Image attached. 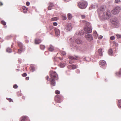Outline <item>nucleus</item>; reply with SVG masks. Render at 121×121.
<instances>
[{
  "label": "nucleus",
  "mask_w": 121,
  "mask_h": 121,
  "mask_svg": "<svg viewBox=\"0 0 121 121\" xmlns=\"http://www.w3.org/2000/svg\"><path fill=\"white\" fill-rule=\"evenodd\" d=\"M27 9H26L25 10H23V13H26V12H27Z\"/></svg>",
  "instance_id": "nucleus-45"
},
{
  "label": "nucleus",
  "mask_w": 121,
  "mask_h": 121,
  "mask_svg": "<svg viewBox=\"0 0 121 121\" xmlns=\"http://www.w3.org/2000/svg\"><path fill=\"white\" fill-rule=\"evenodd\" d=\"M106 64V62L104 60H100L99 62L100 65L103 66L105 65Z\"/></svg>",
  "instance_id": "nucleus-16"
},
{
  "label": "nucleus",
  "mask_w": 121,
  "mask_h": 121,
  "mask_svg": "<svg viewBox=\"0 0 121 121\" xmlns=\"http://www.w3.org/2000/svg\"><path fill=\"white\" fill-rule=\"evenodd\" d=\"M84 34V33L82 30H81L78 33H76V35L78 34L80 35H83Z\"/></svg>",
  "instance_id": "nucleus-21"
},
{
  "label": "nucleus",
  "mask_w": 121,
  "mask_h": 121,
  "mask_svg": "<svg viewBox=\"0 0 121 121\" xmlns=\"http://www.w3.org/2000/svg\"><path fill=\"white\" fill-rule=\"evenodd\" d=\"M118 21L117 18H114L112 20V24L114 25L117 26L118 25Z\"/></svg>",
  "instance_id": "nucleus-11"
},
{
  "label": "nucleus",
  "mask_w": 121,
  "mask_h": 121,
  "mask_svg": "<svg viewBox=\"0 0 121 121\" xmlns=\"http://www.w3.org/2000/svg\"><path fill=\"white\" fill-rule=\"evenodd\" d=\"M54 49V47L52 45H50V47L48 49L51 52L53 51Z\"/></svg>",
  "instance_id": "nucleus-20"
},
{
  "label": "nucleus",
  "mask_w": 121,
  "mask_h": 121,
  "mask_svg": "<svg viewBox=\"0 0 121 121\" xmlns=\"http://www.w3.org/2000/svg\"><path fill=\"white\" fill-rule=\"evenodd\" d=\"M51 78L49 79L51 85L53 86L55 85V80L58 79V75L57 73L54 71L50 72Z\"/></svg>",
  "instance_id": "nucleus-1"
},
{
  "label": "nucleus",
  "mask_w": 121,
  "mask_h": 121,
  "mask_svg": "<svg viewBox=\"0 0 121 121\" xmlns=\"http://www.w3.org/2000/svg\"><path fill=\"white\" fill-rule=\"evenodd\" d=\"M22 76L23 77H26L27 76V74L26 73H25L22 74Z\"/></svg>",
  "instance_id": "nucleus-44"
},
{
  "label": "nucleus",
  "mask_w": 121,
  "mask_h": 121,
  "mask_svg": "<svg viewBox=\"0 0 121 121\" xmlns=\"http://www.w3.org/2000/svg\"><path fill=\"white\" fill-rule=\"evenodd\" d=\"M105 10V7L104 6H102L98 10V12L99 16L100 17L101 15L104 14V12Z\"/></svg>",
  "instance_id": "nucleus-6"
},
{
  "label": "nucleus",
  "mask_w": 121,
  "mask_h": 121,
  "mask_svg": "<svg viewBox=\"0 0 121 121\" xmlns=\"http://www.w3.org/2000/svg\"><path fill=\"white\" fill-rule=\"evenodd\" d=\"M65 65V62L62 61L61 62L60 64V67L61 68H63Z\"/></svg>",
  "instance_id": "nucleus-19"
},
{
  "label": "nucleus",
  "mask_w": 121,
  "mask_h": 121,
  "mask_svg": "<svg viewBox=\"0 0 121 121\" xmlns=\"http://www.w3.org/2000/svg\"><path fill=\"white\" fill-rule=\"evenodd\" d=\"M40 47L41 49L43 50H44L45 48V46L43 45H40Z\"/></svg>",
  "instance_id": "nucleus-31"
},
{
  "label": "nucleus",
  "mask_w": 121,
  "mask_h": 121,
  "mask_svg": "<svg viewBox=\"0 0 121 121\" xmlns=\"http://www.w3.org/2000/svg\"><path fill=\"white\" fill-rule=\"evenodd\" d=\"M30 4V3L28 1H27L26 3V5L27 6H29Z\"/></svg>",
  "instance_id": "nucleus-48"
},
{
  "label": "nucleus",
  "mask_w": 121,
  "mask_h": 121,
  "mask_svg": "<svg viewBox=\"0 0 121 121\" xmlns=\"http://www.w3.org/2000/svg\"><path fill=\"white\" fill-rule=\"evenodd\" d=\"M59 59L61 60H62V59H63L62 58H61V57H59Z\"/></svg>",
  "instance_id": "nucleus-57"
},
{
  "label": "nucleus",
  "mask_w": 121,
  "mask_h": 121,
  "mask_svg": "<svg viewBox=\"0 0 121 121\" xmlns=\"http://www.w3.org/2000/svg\"><path fill=\"white\" fill-rule=\"evenodd\" d=\"M98 53L99 54V55L100 56H101L102 55V49H99L98 50Z\"/></svg>",
  "instance_id": "nucleus-22"
},
{
  "label": "nucleus",
  "mask_w": 121,
  "mask_h": 121,
  "mask_svg": "<svg viewBox=\"0 0 121 121\" xmlns=\"http://www.w3.org/2000/svg\"><path fill=\"white\" fill-rule=\"evenodd\" d=\"M54 5L52 3L50 2V4L48 8V9L49 10H51Z\"/></svg>",
  "instance_id": "nucleus-17"
},
{
  "label": "nucleus",
  "mask_w": 121,
  "mask_h": 121,
  "mask_svg": "<svg viewBox=\"0 0 121 121\" xmlns=\"http://www.w3.org/2000/svg\"><path fill=\"white\" fill-rule=\"evenodd\" d=\"M87 3L86 2L84 1H82L79 3L78 6L81 9H84L87 7Z\"/></svg>",
  "instance_id": "nucleus-3"
},
{
  "label": "nucleus",
  "mask_w": 121,
  "mask_h": 121,
  "mask_svg": "<svg viewBox=\"0 0 121 121\" xmlns=\"http://www.w3.org/2000/svg\"><path fill=\"white\" fill-rule=\"evenodd\" d=\"M6 99L7 100H9V102H11L12 101V99H11L9 98H6Z\"/></svg>",
  "instance_id": "nucleus-42"
},
{
  "label": "nucleus",
  "mask_w": 121,
  "mask_h": 121,
  "mask_svg": "<svg viewBox=\"0 0 121 121\" xmlns=\"http://www.w3.org/2000/svg\"><path fill=\"white\" fill-rule=\"evenodd\" d=\"M72 17V15L70 13H68V18L69 20H71V19Z\"/></svg>",
  "instance_id": "nucleus-23"
},
{
  "label": "nucleus",
  "mask_w": 121,
  "mask_h": 121,
  "mask_svg": "<svg viewBox=\"0 0 121 121\" xmlns=\"http://www.w3.org/2000/svg\"><path fill=\"white\" fill-rule=\"evenodd\" d=\"M18 45L19 47L20 48H22V47L23 46V45L22 44V43H18Z\"/></svg>",
  "instance_id": "nucleus-32"
},
{
  "label": "nucleus",
  "mask_w": 121,
  "mask_h": 121,
  "mask_svg": "<svg viewBox=\"0 0 121 121\" xmlns=\"http://www.w3.org/2000/svg\"><path fill=\"white\" fill-rule=\"evenodd\" d=\"M85 37L86 39L89 41L92 40L93 39V37L91 34H88L86 35Z\"/></svg>",
  "instance_id": "nucleus-9"
},
{
  "label": "nucleus",
  "mask_w": 121,
  "mask_h": 121,
  "mask_svg": "<svg viewBox=\"0 0 121 121\" xmlns=\"http://www.w3.org/2000/svg\"><path fill=\"white\" fill-rule=\"evenodd\" d=\"M121 10L120 8L118 6H117L114 8L111 11L112 13L114 15L118 14Z\"/></svg>",
  "instance_id": "nucleus-4"
},
{
  "label": "nucleus",
  "mask_w": 121,
  "mask_h": 121,
  "mask_svg": "<svg viewBox=\"0 0 121 121\" xmlns=\"http://www.w3.org/2000/svg\"><path fill=\"white\" fill-rule=\"evenodd\" d=\"M118 106L119 107H121V100H118Z\"/></svg>",
  "instance_id": "nucleus-27"
},
{
  "label": "nucleus",
  "mask_w": 121,
  "mask_h": 121,
  "mask_svg": "<svg viewBox=\"0 0 121 121\" xmlns=\"http://www.w3.org/2000/svg\"><path fill=\"white\" fill-rule=\"evenodd\" d=\"M10 38V36H8L6 37V39H9Z\"/></svg>",
  "instance_id": "nucleus-53"
},
{
  "label": "nucleus",
  "mask_w": 121,
  "mask_h": 121,
  "mask_svg": "<svg viewBox=\"0 0 121 121\" xmlns=\"http://www.w3.org/2000/svg\"><path fill=\"white\" fill-rule=\"evenodd\" d=\"M22 9H23V10H24L27 9V8L25 6H23L22 7Z\"/></svg>",
  "instance_id": "nucleus-52"
},
{
  "label": "nucleus",
  "mask_w": 121,
  "mask_h": 121,
  "mask_svg": "<svg viewBox=\"0 0 121 121\" xmlns=\"http://www.w3.org/2000/svg\"><path fill=\"white\" fill-rule=\"evenodd\" d=\"M47 53H48V52H45V54H47Z\"/></svg>",
  "instance_id": "nucleus-59"
},
{
  "label": "nucleus",
  "mask_w": 121,
  "mask_h": 121,
  "mask_svg": "<svg viewBox=\"0 0 121 121\" xmlns=\"http://www.w3.org/2000/svg\"><path fill=\"white\" fill-rule=\"evenodd\" d=\"M53 24L54 26H56L57 25V23L56 22H54L53 23Z\"/></svg>",
  "instance_id": "nucleus-47"
},
{
  "label": "nucleus",
  "mask_w": 121,
  "mask_h": 121,
  "mask_svg": "<svg viewBox=\"0 0 121 121\" xmlns=\"http://www.w3.org/2000/svg\"><path fill=\"white\" fill-rule=\"evenodd\" d=\"M57 20V18L56 17H54L52 18L51 19V20L52 21H56Z\"/></svg>",
  "instance_id": "nucleus-33"
},
{
  "label": "nucleus",
  "mask_w": 121,
  "mask_h": 121,
  "mask_svg": "<svg viewBox=\"0 0 121 121\" xmlns=\"http://www.w3.org/2000/svg\"><path fill=\"white\" fill-rule=\"evenodd\" d=\"M17 70L18 71H19V69H17Z\"/></svg>",
  "instance_id": "nucleus-63"
},
{
  "label": "nucleus",
  "mask_w": 121,
  "mask_h": 121,
  "mask_svg": "<svg viewBox=\"0 0 121 121\" xmlns=\"http://www.w3.org/2000/svg\"><path fill=\"white\" fill-rule=\"evenodd\" d=\"M60 53L63 55H65L66 54V53L65 52L61 51L60 52Z\"/></svg>",
  "instance_id": "nucleus-35"
},
{
  "label": "nucleus",
  "mask_w": 121,
  "mask_h": 121,
  "mask_svg": "<svg viewBox=\"0 0 121 121\" xmlns=\"http://www.w3.org/2000/svg\"><path fill=\"white\" fill-rule=\"evenodd\" d=\"M119 1H120V0H115V2L116 3H118Z\"/></svg>",
  "instance_id": "nucleus-50"
},
{
  "label": "nucleus",
  "mask_w": 121,
  "mask_h": 121,
  "mask_svg": "<svg viewBox=\"0 0 121 121\" xmlns=\"http://www.w3.org/2000/svg\"><path fill=\"white\" fill-rule=\"evenodd\" d=\"M62 18L63 20H66L67 19V17L66 16H62Z\"/></svg>",
  "instance_id": "nucleus-36"
},
{
  "label": "nucleus",
  "mask_w": 121,
  "mask_h": 121,
  "mask_svg": "<svg viewBox=\"0 0 121 121\" xmlns=\"http://www.w3.org/2000/svg\"><path fill=\"white\" fill-rule=\"evenodd\" d=\"M120 71H121V69H120ZM116 74L119 77L121 75V72L120 71L118 72H116Z\"/></svg>",
  "instance_id": "nucleus-28"
},
{
  "label": "nucleus",
  "mask_w": 121,
  "mask_h": 121,
  "mask_svg": "<svg viewBox=\"0 0 121 121\" xmlns=\"http://www.w3.org/2000/svg\"><path fill=\"white\" fill-rule=\"evenodd\" d=\"M87 57L85 58H84L85 60H86V61H87Z\"/></svg>",
  "instance_id": "nucleus-58"
},
{
  "label": "nucleus",
  "mask_w": 121,
  "mask_h": 121,
  "mask_svg": "<svg viewBox=\"0 0 121 121\" xmlns=\"http://www.w3.org/2000/svg\"><path fill=\"white\" fill-rule=\"evenodd\" d=\"M1 24L3 25H5L6 24V22L4 21H1Z\"/></svg>",
  "instance_id": "nucleus-37"
},
{
  "label": "nucleus",
  "mask_w": 121,
  "mask_h": 121,
  "mask_svg": "<svg viewBox=\"0 0 121 121\" xmlns=\"http://www.w3.org/2000/svg\"><path fill=\"white\" fill-rule=\"evenodd\" d=\"M0 39H1V38H0Z\"/></svg>",
  "instance_id": "nucleus-64"
},
{
  "label": "nucleus",
  "mask_w": 121,
  "mask_h": 121,
  "mask_svg": "<svg viewBox=\"0 0 121 121\" xmlns=\"http://www.w3.org/2000/svg\"><path fill=\"white\" fill-rule=\"evenodd\" d=\"M110 11H108L105 13H105H104V14H103L100 17H102L104 19L108 18L110 16Z\"/></svg>",
  "instance_id": "nucleus-5"
},
{
  "label": "nucleus",
  "mask_w": 121,
  "mask_h": 121,
  "mask_svg": "<svg viewBox=\"0 0 121 121\" xmlns=\"http://www.w3.org/2000/svg\"><path fill=\"white\" fill-rule=\"evenodd\" d=\"M31 69L32 70V72H33L34 71H35V68L33 66H31Z\"/></svg>",
  "instance_id": "nucleus-39"
},
{
  "label": "nucleus",
  "mask_w": 121,
  "mask_h": 121,
  "mask_svg": "<svg viewBox=\"0 0 121 121\" xmlns=\"http://www.w3.org/2000/svg\"><path fill=\"white\" fill-rule=\"evenodd\" d=\"M25 50L22 48H20L18 50V53L19 54H20L22 52Z\"/></svg>",
  "instance_id": "nucleus-24"
},
{
  "label": "nucleus",
  "mask_w": 121,
  "mask_h": 121,
  "mask_svg": "<svg viewBox=\"0 0 121 121\" xmlns=\"http://www.w3.org/2000/svg\"><path fill=\"white\" fill-rule=\"evenodd\" d=\"M26 79L27 80H28L29 79V77H27L26 78Z\"/></svg>",
  "instance_id": "nucleus-54"
},
{
  "label": "nucleus",
  "mask_w": 121,
  "mask_h": 121,
  "mask_svg": "<svg viewBox=\"0 0 121 121\" xmlns=\"http://www.w3.org/2000/svg\"><path fill=\"white\" fill-rule=\"evenodd\" d=\"M58 58L57 57H54V61L58 63Z\"/></svg>",
  "instance_id": "nucleus-34"
},
{
  "label": "nucleus",
  "mask_w": 121,
  "mask_h": 121,
  "mask_svg": "<svg viewBox=\"0 0 121 121\" xmlns=\"http://www.w3.org/2000/svg\"><path fill=\"white\" fill-rule=\"evenodd\" d=\"M13 87L14 88L16 89L17 88L18 86L17 84H15L13 85Z\"/></svg>",
  "instance_id": "nucleus-41"
},
{
  "label": "nucleus",
  "mask_w": 121,
  "mask_h": 121,
  "mask_svg": "<svg viewBox=\"0 0 121 121\" xmlns=\"http://www.w3.org/2000/svg\"><path fill=\"white\" fill-rule=\"evenodd\" d=\"M3 4L2 3V2H0V5H2Z\"/></svg>",
  "instance_id": "nucleus-56"
},
{
  "label": "nucleus",
  "mask_w": 121,
  "mask_h": 121,
  "mask_svg": "<svg viewBox=\"0 0 121 121\" xmlns=\"http://www.w3.org/2000/svg\"><path fill=\"white\" fill-rule=\"evenodd\" d=\"M103 37V36L101 35H100L99 37H98L99 39H102Z\"/></svg>",
  "instance_id": "nucleus-49"
},
{
  "label": "nucleus",
  "mask_w": 121,
  "mask_h": 121,
  "mask_svg": "<svg viewBox=\"0 0 121 121\" xmlns=\"http://www.w3.org/2000/svg\"><path fill=\"white\" fill-rule=\"evenodd\" d=\"M28 118L27 116H23L22 117L20 118L19 121H26Z\"/></svg>",
  "instance_id": "nucleus-13"
},
{
  "label": "nucleus",
  "mask_w": 121,
  "mask_h": 121,
  "mask_svg": "<svg viewBox=\"0 0 121 121\" xmlns=\"http://www.w3.org/2000/svg\"><path fill=\"white\" fill-rule=\"evenodd\" d=\"M25 97L23 96V97H22V98H23V99H25Z\"/></svg>",
  "instance_id": "nucleus-60"
},
{
  "label": "nucleus",
  "mask_w": 121,
  "mask_h": 121,
  "mask_svg": "<svg viewBox=\"0 0 121 121\" xmlns=\"http://www.w3.org/2000/svg\"><path fill=\"white\" fill-rule=\"evenodd\" d=\"M64 1H65V2H68V1H66V0H63Z\"/></svg>",
  "instance_id": "nucleus-62"
},
{
  "label": "nucleus",
  "mask_w": 121,
  "mask_h": 121,
  "mask_svg": "<svg viewBox=\"0 0 121 121\" xmlns=\"http://www.w3.org/2000/svg\"><path fill=\"white\" fill-rule=\"evenodd\" d=\"M42 41L40 39H36L35 40V43L36 44H39V43H41Z\"/></svg>",
  "instance_id": "nucleus-18"
},
{
  "label": "nucleus",
  "mask_w": 121,
  "mask_h": 121,
  "mask_svg": "<svg viewBox=\"0 0 121 121\" xmlns=\"http://www.w3.org/2000/svg\"><path fill=\"white\" fill-rule=\"evenodd\" d=\"M82 22L85 26L84 27V30L85 32L87 33H91L92 31L91 24L84 20L82 21Z\"/></svg>",
  "instance_id": "nucleus-2"
},
{
  "label": "nucleus",
  "mask_w": 121,
  "mask_h": 121,
  "mask_svg": "<svg viewBox=\"0 0 121 121\" xmlns=\"http://www.w3.org/2000/svg\"><path fill=\"white\" fill-rule=\"evenodd\" d=\"M68 57L69 59L72 60L69 61V62L70 64H72L74 62L73 60H77L76 58L72 56H69Z\"/></svg>",
  "instance_id": "nucleus-10"
},
{
  "label": "nucleus",
  "mask_w": 121,
  "mask_h": 121,
  "mask_svg": "<svg viewBox=\"0 0 121 121\" xmlns=\"http://www.w3.org/2000/svg\"><path fill=\"white\" fill-rule=\"evenodd\" d=\"M117 36L118 38H121V35H117Z\"/></svg>",
  "instance_id": "nucleus-43"
},
{
  "label": "nucleus",
  "mask_w": 121,
  "mask_h": 121,
  "mask_svg": "<svg viewBox=\"0 0 121 121\" xmlns=\"http://www.w3.org/2000/svg\"><path fill=\"white\" fill-rule=\"evenodd\" d=\"M82 18V19H84L85 18L86 16L85 15H81Z\"/></svg>",
  "instance_id": "nucleus-46"
},
{
  "label": "nucleus",
  "mask_w": 121,
  "mask_h": 121,
  "mask_svg": "<svg viewBox=\"0 0 121 121\" xmlns=\"http://www.w3.org/2000/svg\"><path fill=\"white\" fill-rule=\"evenodd\" d=\"M75 42L76 43L78 44H80L82 42V40L80 38H78L76 39L75 40Z\"/></svg>",
  "instance_id": "nucleus-15"
},
{
  "label": "nucleus",
  "mask_w": 121,
  "mask_h": 121,
  "mask_svg": "<svg viewBox=\"0 0 121 121\" xmlns=\"http://www.w3.org/2000/svg\"><path fill=\"white\" fill-rule=\"evenodd\" d=\"M58 103H60V101L59 100H58Z\"/></svg>",
  "instance_id": "nucleus-61"
},
{
  "label": "nucleus",
  "mask_w": 121,
  "mask_h": 121,
  "mask_svg": "<svg viewBox=\"0 0 121 121\" xmlns=\"http://www.w3.org/2000/svg\"><path fill=\"white\" fill-rule=\"evenodd\" d=\"M93 34L94 37H95L96 38H97L98 37V35L97 34V32L95 31Z\"/></svg>",
  "instance_id": "nucleus-25"
},
{
  "label": "nucleus",
  "mask_w": 121,
  "mask_h": 121,
  "mask_svg": "<svg viewBox=\"0 0 121 121\" xmlns=\"http://www.w3.org/2000/svg\"><path fill=\"white\" fill-rule=\"evenodd\" d=\"M65 29L67 32L69 31L72 29V24L70 23H68L66 24Z\"/></svg>",
  "instance_id": "nucleus-7"
},
{
  "label": "nucleus",
  "mask_w": 121,
  "mask_h": 121,
  "mask_svg": "<svg viewBox=\"0 0 121 121\" xmlns=\"http://www.w3.org/2000/svg\"><path fill=\"white\" fill-rule=\"evenodd\" d=\"M6 51L7 52L9 53H11L12 52L11 49L10 48H8L6 49Z\"/></svg>",
  "instance_id": "nucleus-30"
},
{
  "label": "nucleus",
  "mask_w": 121,
  "mask_h": 121,
  "mask_svg": "<svg viewBox=\"0 0 121 121\" xmlns=\"http://www.w3.org/2000/svg\"><path fill=\"white\" fill-rule=\"evenodd\" d=\"M80 72V70L79 69H77L76 71V73H78Z\"/></svg>",
  "instance_id": "nucleus-51"
},
{
  "label": "nucleus",
  "mask_w": 121,
  "mask_h": 121,
  "mask_svg": "<svg viewBox=\"0 0 121 121\" xmlns=\"http://www.w3.org/2000/svg\"><path fill=\"white\" fill-rule=\"evenodd\" d=\"M113 53L112 50V49H110L108 51V54L112 56Z\"/></svg>",
  "instance_id": "nucleus-26"
},
{
  "label": "nucleus",
  "mask_w": 121,
  "mask_h": 121,
  "mask_svg": "<svg viewBox=\"0 0 121 121\" xmlns=\"http://www.w3.org/2000/svg\"><path fill=\"white\" fill-rule=\"evenodd\" d=\"M46 79L47 80H48V78H49L48 76H47L46 77Z\"/></svg>",
  "instance_id": "nucleus-55"
},
{
  "label": "nucleus",
  "mask_w": 121,
  "mask_h": 121,
  "mask_svg": "<svg viewBox=\"0 0 121 121\" xmlns=\"http://www.w3.org/2000/svg\"><path fill=\"white\" fill-rule=\"evenodd\" d=\"M95 5L92 4L91 6L89 8V9L91 10L92 9H94L95 8Z\"/></svg>",
  "instance_id": "nucleus-29"
},
{
  "label": "nucleus",
  "mask_w": 121,
  "mask_h": 121,
  "mask_svg": "<svg viewBox=\"0 0 121 121\" xmlns=\"http://www.w3.org/2000/svg\"><path fill=\"white\" fill-rule=\"evenodd\" d=\"M54 30L56 35L58 36H59L60 33L59 30L57 28H56Z\"/></svg>",
  "instance_id": "nucleus-12"
},
{
  "label": "nucleus",
  "mask_w": 121,
  "mask_h": 121,
  "mask_svg": "<svg viewBox=\"0 0 121 121\" xmlns=\"http://www.w3.org/2000/svg\"><path fill=\"white\" fill-rule=\"evenodd\" d=\"M110 39L111 40H113L115 39V38L114 36H112L110 37Z\"/></svg>",
  "instance_id": "nucleus-38"
},
{
  "label": "nucleus",
  "mask_w": 121,
  "mask_h": 121,
  "mask_svg": "<svg viewBox=\"0 0 121 121\" xmlns=\"http://www.w3.org/2000/svg\"><path fill=\"white\" fill-rule=\"evenodd\" d=\"M55 93L56 94H58L60 93V92L58 90H56L55 91Z\"/></svg>",
  "instance_id": "nucleus-40"
},
{
  "label": "nucleus",
  "mask_w": 121,
  "mask_h": 121,
  "mask_svg": "<svg viewBox=\"0 0 121 121\" xmlns=\"http://www.w3.org/2000/svg\"><path fill=\"white\" fill-rule=\"evenodd\" d=\"M70 42V45L71 47H72L74 49H77V46L76 45L75 43L72 40V39L71 38L69 39Z\"/></svg>",
  "instance_id": "nucleus-8"
},
{
  "label": "nucleus",
  "mask_w": 121,
  "mask_h": 121,
  "mask_svg": "<svg viewBox=\"0 0 121 121\" xmlns=\"http://www.w3.org/2000/svg\"><path fill=\"white\" fill-rule=\"evenodd\" d=\"M68 68L70 69H76L77 68L76 65H68Z\"/></svg>",
  "instance_id": "nucleus-14"
}]
</instances>
